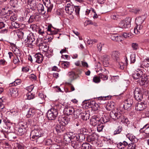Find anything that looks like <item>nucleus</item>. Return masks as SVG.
Returning a JSON list of instances; mask_svg holds the SVG:
<instances>
[{"label":"nucleus","instance_id":"obj_52","mask_svg":"<svg viewBox=\"0 0 149 149\" xmlns=\"http://www.w3.org/2000/svg\"><path fill=\"white\" fill-rule=\"evenodd\" d=\"M60 146L56 144H54L52 146L50 147L49 149H60Z\"/></svg>","mask_w":149,"mask_h":149},{"label":"nucleus","instance_id":"obj_50","mask_svg":"<svg viewBox=\"0 0 149 149\" xmlns=\"http://www.w3.org/2000/svg\"><path fill=\"white\" fill-rule=\"evenodd\" d=\"M127 149H135V145L134 144L131 143L127 145Z\"/></svg>","mask_w":149,"mask_h":149},{"label":"nucleus","instance_id":"obj_7","mask_svg":"<svg viewBox=\"0 0 149 149\" xmlns=\"http://www.w3.org/2000/svg\"><path fill=\"white\" fill-rule=\"evenodd\" d=\"M35 39L34 36L33 35L31 36L29 35L28 36L27 38L24 40V42L26 46L31 47L33 44V42L34 41Z\"/></svg>","mask_w":149,"mask_h":149},{"label":"nucleus","instance_id":"obj_14","mask_svg":"<svg viewBox=\"0 0 149 149\" xmlns=\"http://www.w3.org/2000/svg\"><path fill=\"white\" fill-rule=\"evenodd\" d=\"M74 141H76L77 142H78L79 144H81L80 142H82L83 141H84L85 139V135L84 134H83L81 133L77 135H74Z\"/></svg>","mask_w":149,"mask_h":149},{"label":"nucleus","instance_id":"obj_15","mask_svg":"<svg viewBox=\"0 0 149 149\" xmlns=\"http://www.w3.org/2000/svg\"><path fill=\"white\" fill-rule=\"evenodd\" d=\"M44 4L47 8V12H50L52 9L53 5L51 3L50 0H42Z\"/></svg>","mask_w":149,"mask_h":149},{"label":"nucleus","instance_id":"obj_18","mask_svg":"<svg viewBox=\"0 0 149 149\" xmlns=\"http://www.w3.org/2000/svg\"><path fill=\"white\" fill-rule=\"evenodd\" d=\"M34 60L36 63H40L43 60V55L40 53L37 54L34 56Z\"/></svg>","mask_w":149,"mask_h":149},{"label":"nucleus","instance_id":"obj_10","mask_svg":"<svg viewBox=\"0 0 149 149\" xmlns=\"http://www.w3.org/2000/svg\"><path fill=\"white\" fill-rule=\"evenodd\" d=\"M101 122L100 117L97 116H93L91 119V123L93 126H96Z\"/></svg>","mask_w":149,"mask_h":149},{"label":"nucleus","instance_id":"obj_36","mask_svg":"<svg viewBox=\"0 0 149 149\" xmlns=\"http://www.w3.org/2000/svg\"><path fill=\"white\" fill-rule=\"evenodd\" d=\"M149 128V124H147L146 125H145L143 127L141 128L140 130V132L141 133H143V132H145V133L146 134H148L149 135V133H147L145 132V130L146 129L148 128Z\"/></svg>","mask_w":149,"mask_h":149},{"label":"nucleus","instance_id":"obj_24","mask_svg":"<svg viewBox=\"0 0 149 149\" xmlns=\"http://www.w3.org/2000/svg\"><path fill=\"white\" fill-rule=\"evenodd\" d=\"M120 54L118 51H114L111 54V56L112 58L115 61H118L119 60V56Z\"/></svg>","mask_w":149,"mask_h":149},{"label":"nucleus","instance_id":"obj_60","mask_svg":"<svg viewBox=\"0 0 149 149\" xmlns=\"http://www.w3.org/2000/svg\"><path fill=\"white\" fill-rule=\"evenodd\" d=\"M92 11L94 13V15L93 16V18L94 19H96L98 17V16L96 14L95 10L94 9H92Z\"/></svg>","mask_w":149,"mask_h":149},{"label":"nucleus","instance_id":"obj_62","mask_svg":"<svg viewBox=\"0 0 149 149\" xmlns=\"http://www.w3.org/2000/svg\"><path fill=\"white\" fill-rule=\"evenodd\" d=\"M138 45L136 43H133L132 44V47L134 49H136L138 47Z\"/></svg>","mask_w":149,"mask_h":149},{"label":"nucleus","instance_id":"obj_2","mask_svg":"<svg viewBox=\"0 0 149 149\" xmlns=\"http://www.w3.org/2000/svg\"><path fill=\"white\" fill-rule=\"evenodd\" d=\"M121 112L120 110L117 109L116 110L111 111L109 116L111 118L115 120L118 119L120 121L123 123H127L128 122L127 118L123 116L121 114Z\"/></svg>","mask_w":149,"mask_h":149},{"label":"nucleus","instance_id":"obj_58","mask_svg":"<svg viewBox=\"0 0 149 149\" xmlns=\"http://www.w3.org/2000/svg\"><path fill=\"white\" fill-rule=\"evenodd\" d=\"M12 25L15 28H18L19 27V24L15 22H13Z\"/></svg>","mask_w":149,"mask_h":149},{"label":"nucleus","instance_id":"obj_16","mask_svg":"<svg viewBox=\"0 0 149 149\" xmlns=\"http://www.w3.org/2000/svg\"><path fill=\"white\" fill-rule=\"evenodd\" d=\"M144 32L143 26L141 25H136L134 28V32L136 34H142Z\"/></svg>","mask_w":149,"mask_h":149},{"label":"nucleus","instance_id":"obj_47","mask_svg":"<svg viewBox=\"0 0 149 149\" xmlns=\"http://www.w3.org/2000/svg\"><path fill=\"white\" fill-rule=\"evenodd\" d=\"M130 61L132 63H134L136 61L135 55L134 54H132L130 56Z\"/></svg>","mask_w":149,"mask_h":149},{"label":"nucleus","instance_id":"obj_53","mask_svg":"<svg viewBox=\"0 0 149 149\" xmlns=\"http://www.w3.org/2000/svg\"><path fill=\"white\" fill-rule=\"evenodd\" d=\"M87 139L89 141H93L95 140V138L93 135H91L88 137Z\"/></svg>","mask_w":149,"mask_h":149},{"label":"nucleus","instance_id":"obj_59","mask_svg":"<svg viewBox=\"0 0 149 149\" xmlns=\"http://www.w3.org/2000/svg\"><path fill=\"white\" fill-rule=\"evenodd\" d=\"M39 96L40 99L42 101H45V98L46 97V96L44 95L42 93H40Z\"/></svg>","mask_w":149,"mask_h":149},{"label":"nucleus","instance_id":"obj_31","mask_svg":"<svg viewBox=\"0 0 149 149\" xmlns=\"http://www.w3.org/2000/svg\"><path fill=\"white\" fill-rule=\"evenodd\" d=\"M128 143L125 141H124L122 143L120 142L117 144V147L118 148L123 149L127 146Z\"/></svg>","mask_w":149,"mask_h":149},{"label":"nucleus","instance_id":"obj_39","mask_svg":"<svg viewBox=\"0 0 149 149\" xmlns=\"http://www.w3.org/2000/svg\"><path fill=\"white\" fill-rule=\"evenodd\" d=\"M122 127L121 126H118L116 130L114 131L113 134L115 135L119 134L122 130Z\"/></svg>","mask_w":149,"mask_h":149},{"label":"nucleus","instance_id":"obj_9","mask_svg":"<svg viewBox=\"0 0 149 149\" xmlns=\"http://www.w3.org/2000/svg\"><path fill=\"white\" fill-rule=\"evenodd\" d=\"M134 97L137 100H141L142 99V95L140 88H136L134 90Z\"/></svg>","mask_w":149,"mask_h":149},{"label":"nucleus","instance_id":"obj_30","mask_svg":"<svg viewBox=\"0 0 149 149\" xmlns=\"http://www.w3.org/2000/svg\"><path fill=\"white\" fill-rule=\"evenodd\" d=\"M36 112L35 109L33 108H30L27 112L26 116L28 118H29L33 116Z\"/></svg>","mask_w":149,"mask_h":149},{"label":"nucleus","instance_id":"obj_45","mask_svg":"<svg viewBox=\"0 0 149 149\" xmlns=\"http://www.w3.org/2000/svg\"><path fill=\"white\" fill-rule=\"evenodd\" d=\"M52 143V141L51 139H47L44 141V143L45 145L49 146Z\"/></svg>","mask_w":149,"mask_h":149},{"label":"nucleus","instance_id":"obj_17","mask_svg":"<svg viewBox=\"0 0 149 149\" xmlns=\"http://www.w3.org/2000/svg\"><path fill=\"white\" fill-rule=\"evenodd\" d=\"M55 129L58 134L59 135H62L63 133L65 131V128L64 126L58 125L55 127Z\"/></svg>","mask_w":149,"mask_h":149},{"label":"nucleus","instance_id":"obj_61","mask_svg":"<svg viewBox=\"0 0 149 149\" xmlns=\"http://www.w3.org/2000/svg\"><path fill=\"white\" fill-rule=\"evenodd\" d=\"M10 19L12 21L16 20L17 19V17L15 14H13V15L11 16Z\"/></svg>","mask_w":149,"mask_h":149},{"label":"nucleus","instance_id":"obj_19","mask_svg":"<svg viewBox=\"0 0 149 149\" xmlns=\"http://www.w3.org/2000/svg\"><path fill=\"white\" fill-rule=\"evenodd\" d=\"M147 107V105L143 102L138 103L136 105L135 109L137 111H141L145 109Z\"/></svg>","mask_w":149,"mask_h":149},{"label":"nucleus","instance_id":"obj_54","mask_svg":"<svg viewBox=\"0 0 149 149\" xmlns=\"http://www.w3.org/2000/svg\"><path fill=\"white\" fill-rule=\"evenodd\" d=\"M123 36L125 38H130L132 37V35L131 33H124L123 34Z\"/></svg>","mask_w":149,"mask_h":149},{"label":"nucleus","instance_id":"obj_1","mask_svg":"<svg viewBox=\"0 0 149 149\" xmlns=\"http://www.w3.org/2000/svg\"><path fill=\"white\" fill-rule=\"evenodd\" d=\"M42 134V131L39 127H36L31 132L30 138L32 141L39 143L43 140L41 137Z\"/></svg>","mask_w":149,"mask_h":149},{"label":"nucleus","instance_id":"obj_48","mask_svg":"<svg viewBox=\"0 0 149 149\" xmlns=\"http://www.w3.org/2000/svg\"><path fill=\"white\" fill-rule=\"evenodd\" d=\"M21 62L20 58L19 57L16 56L13 59V62L15 64H18Z\"/></svg>","mask_w":149,"mask_h":149},{"label":"nucleus","instance_id":"obj_40","mask_svg":"<svg viewBox=\"0 0 149 149\" xmlns=\"http://www.w3.org/2000/svg\"><path fill=\"white\" fill-rule=\"evenodd\" d=\"M62 67L64 68H68L70 65V63L68 61H63L61 63Z\"/></svg>","mask_w":149,"mask_h":149},{"label":"nucleus","instance_id":"obj_23","mask_svg":"<svg viewBox=\"0 0 149 149\" xmlns=\"http://www.w3.org/2000/svg\"><path fill=\"white\" fill-rule=\"evenodd\" d=\"M69 121L70 120L69 118L67 117H65L61 118L60 123L61 125L64 126L68 124Z\"/></svg>","mask_w":149,"mask_h":149},{"label":"nucleus","instance_id":"obj_27","mask_svg":"<svg viewBox=\"0 0 149 149\" xmlns=\"http://www.w3.org/2000/svg\"><path fill=\"white\" fill-rule=\"evenodd\" d=\"M144 18L143 16L137 17L136 19L135 22L136 25H141L143 22Z\"/></svg>","mask_w":149,"mask_h":149},{"label":"nucleus","instance_id":"obj_32","mask_svg":"<svg viewBox=\"0 0 149 149\" xmlns=\"http://www.w3.org/2000/svg\"><path fill=\"white\" fill-rule=\"evenodd\" d=\"M127 137L131 142L134 143L137 141V139L135 136L132 134H127Z\"/></svg>","mask_w":149,"mask_h":149},{"label":"nucleus","instance_id":"obj_20","mask_svg":"<svg viewBox=\"0 0 149 149\" xmlns=\"http://www.w3.org/2000/svg\"><path fill=\"white\" fill-rule=\"evenodd\" d=\"M14 53L17 56L20 58L21 63H23V55L22 54V52L18 48H16L14 50Z\"/></svg>","mask_w":149,"mask_h":149},{"label":"nucleus","instance_id":"obj_5","mask_svg":"<svg viewBox=\"0 0 149 149\" xmlns=\"http://www.w3.org/2000/svg\"><path fill=\"white\" fill-rule=\"evenodd\" d=\"M131 19V17L126 18L125 19L122 20L119 23V26L122 28H126L130 27Z\"/></svg>","mask_w":149,"mask_h":149},{"label":"nucleus","instance_id":"obj_26","mask_svg":"<svg viewBox=\"0 0 149 149\" xmlns=\"http://www.w3.org/2000/svg\"><path fill=\"white\" fill-rule=\"evenodd\" d=\"M109 60V57L108 56L105 55L102 56L103 64L105 67H107L108 65Z\"/></svg>","mask_w":149,"mask_h":149},{"label":"nucleus","instance_id":"obj_8","mask_svg":"<svg viewBox=\"0 0 149 149\" xmlns=\"http://www.w3.org/2000/svg\"><path fill=\"white\" fill-rule=\"evenodd\" d=\"M75 6L72 3H67L65 4V10L66 13L68 14L71 15L74 12Z\"/></svg>","mask_w":149,"mask_h":149},{"label":"nucleus","instance_id":"obj_64","mask_svg":"<svg viewBox=\"0 0 149 149\" xmlns=\"http://www.w3.org/2000/svg\"><path fill=\"white\" fill-rule=\"evenodd\" d=\"M17 35L19 37L21 38L23 37L24 33L23 32L19 31L18 32Z\"/></svg>","mask_w":149,"mask_h":149},{"label":"nucleus","instance_id":"obj_6","mask_svg":"<svg viewBox=\"0 0 149 149\" xmlns=\"http://www.w3.org/2000/svg\"><path fill=\"white\" fill-rule=\"evenodd\" d=\"M138 71H136L134 73H133L132 75V77L136 81H142L143 79V72L140 69Z\"/></svg>","mask_w":149,"mask_h":149},{"label":"nucleus","instance_id":"obj_25","mask_svg":"<svg viewBox=\"0 0 149 149\" xmlns=\"http://www.w3.org/2000/svg\"><path fill=\"white\" fill-rule=\"evenodd\" d=\"M1 12L2 13V14L3 15L7 14L8 15H9V16H10V15H12L13 14H14L12 11L9 10L8 9V8L6 7L2 8Z\"/></svg>","mask_w":149,"mask_h":149},{"label":"nucleus","instance_id":"obj_42","mask_svg":"<svg viewBox=\"0 0 149 149\" xmlns=\"http://www.w3.org/2000/svg\"><path fill=\"white\" fill-rule=\"evenodd\" d=\"M99 76L100 79H101L104 81L108 79V76L107 75L102 73L100 74Z\"/></svg>","mask_w":149,"mask_h":149},{"label":"nucleus","instance_id":"obj_49","mask_svg":"<svg viewBox=\"0 0 149 149\" xmlns=\"http://www.w3.org/2000/svg\"><path fill=\"white\" fill-rule=\"evenodd\" d=\"M81 110L80 109H77L76 111L74 110V114L75 116L76 115L77 116H80L81 113Z\"/></svg>","mask_w":149,"mask_h":149},{"label":"nucleus","instance_id":"obj_38","mask_svg":"<svg viewBox=\"0 0 149 149\" xmlns=\"http://www.w3.org/2000/svg\"><path fill=\"white\" fill-rule=\"evenodd\" d=\"M114 108V104L113 103L108 104L106 107V109L109 111L112 110Z\"/></svg>","mask_w":149,"mask_h":149},{"label":"nucleus","instance_id":"obj_13","mask_svg":"<svg viewBox=\"0 0 149 149\" xmlns=\"http://www.w3.org/2000/svg\"><path fill=\"white\" fill-rule=\"evenodd\" d=\"M63 112L67 115H71L74 114V109L72 107L66 106L65 107L64 109Z\"/></svg>","mask_w":149,"mask_h":149},{"label":"nucleus","instance_id":"obj_21","mask_svg":"<svg viewBox=\"0 0 149 149\" xmlns=\"http://www.w3.org/2000/svg\"><path fill=\"white\" fill-rule=\"evenodd\" d=\"M9 93L12 96L16 97L18 95V91L16 88H12L10 89Z\"/></svg>","mask_w":149,"mask_h":149},{"label":"nucleus","instance_id":"obj_55","mask_svg":"<svg viewBox=\"0 0 149 149\" xmlns=\"http://www.w3.org/2000/svg\"><path fill=\"white\" fill-rule=\"evenodd\" d=\"M34 88V86L33 85H31L29 86H28L26 88V89L29 92H31V91H32V90Z\"/></svg>","mask_w":149,"mask_h":149},{"label":"nucleus","instance_id":"obj_51","mask_svg":"<svg viewBox=\"0 0 149 149\" xmlns=\"http://www.w3.org/2000/svg\"><path fill=\"white\" fill-rule=\"evenodd\" d=\"M58 31V29H53L50 33H48V34L49 35H53L56 34Z\"/></svg>","mask_w":149,"mask_h":149},{"label":"nucleus","instance_id":"obj_28","mask_svg":"<svg viewBox=\"0 0 149 149\" xmlns=\"http://www.w3.org/2000/svg\"><path fill=\"white\" fill-rule=\"evenodd\" d=\"M80 116L81 118L83 120H86L89 119L90 114L86 112L83 113H81Z\"/></svg>","mask_w":149,"mask_h":149},{"label":"nucleus","instance_id":"obj_33","mask_svg":"<svg viewBox=\"0 0 149 149\" xmlns=\"http://www.w3.org/2000/svg\"><path fill=\"white\" fill-rule=\"evenodd\" d=\"M5 24L2 22H1V33L3 34H5L8 32V29H2L3 27L5 26Z\"/></svg>","mask_w":149,"mask_h":149},{"label":"nucleus","instance_id":"obj_4","mask_svg":"<svg viewBox=\"0 0 149 149\" xmlns=\"http://www.w3.org/2000/svg\"><path fill=\"white\" fill-rule=\"evenodd\" d=\"M58 114V112L56 109L52 108L48 111L47 117L49 120H54L56 118Z\"/></svg>","mask_w":149,"mask_h":149},{"label":"nucleus","instance_id":"obj_44","mask_svg":"<svg viewBox=\"0 0 149 149\" xmlns=\"http://www.w3.org/2000/svg\"><path fill=\"white\" fill-rule=\"evenodd\" d=\"M97 125V131L99 132H101L103 128L104 127L103 125L100 123Z\"/></svg>","mask_w":149,"mask_h":149},{"label":"nucleus","instance_id":"obj_22","mask_svg":"<svg viewBox=\"0 0 149 149\" xmlns=\"http://www.w3.org/2000/svg\"><path fill=\"white\" fill-rule=\"evenodd\" d=\"M37 9L39 13L42 15H44L45 13V11L44 10V7L42 4H39L38 5Z\"/></svg>","mask_w":149,"mask_h":149},{"label":"nucleus","instance_id":"obj_3","mask_svg":"<svg viewBox=\"0 0 149 149\" xmlns=\"http://www.w3.org/2000/svg\"><path fill=\"white\" fill-rule=\"evenodd\" d=\"M64 139L67 142H72V146L75 149H78L81 147V145L78 142L74 141V135L70 136L65 134L64 136Z\"/></svg>","mask_w":149,"mask_h":149},{"label":"nucleus","instance_id":"obj_12","mask_svg":"<svg viewBox=\"0 0 149 149\" xmlns=\"http://www.w3.org/2000/svg\"><path fill=\"white\" fill-rule=\"evenodd\" d=\"M124 104L123 107L125 110H128L132 106L133 103V100L132 99L128 98L124 101Z\"/></svg>","mask_w":149,"mask_h":149},{"label":"nucleus","instance_id":"obj_34","mask_svg":"<svg viewBox=\"0 0 149 149\" xmlns=\"http://www.w3.org/2000/svg\"><path fill=\"white\" fill-rule=\"evenodd\" d=\"M91 146L88 143H85L82 145L81 149H91Z\"/></svg>","mask_w":149,"mask_h":149},{"label":"nucleus","instance_id":"obj_46","mask_svg":"<svg viewBox=\"0 0 149 149\" xmlns=\"http://www.w3.org/2000/svg\"><path fill=\"white\" fill-rule=\"evenodd\" d=\"M93 81L95 83H98L100 82L101 80L99 76H95L93 77Z\"/></svg>","mask_w":149,"mask_h":149},{"label":"nucleus","instance_id":"obj_35","mask_svg":"<svg viewBox=\"0 0 149 149\" xmlns=\"http://www.w3.org/2000/svg\"><path fill=\"white\" fill-rule=\"evenodd\" d=\"M25 132V129H23L21 127H19L17 130V134L19 136H22L23 135Z\"/></svg>","mask_w":149,"mask_h":149},{"label":"nucleus","instance_id":"obj_43","mask_svg":"<svg viewBox=\"0 0 149 149\" xmlns=\"http://www.w3.org/2000/svg\"><path fill=\"white\" fill-rule=\"evenodd\" d=\"M26 96L27 99L29 100L33 99L35 97V95L31 92H29L27 94Z\"/></svg>","mask_w":149,"mask_h":149},{"label":"nucleus","instance_id":"obj_57","mask_svg":"<svg viewBox=\"0 0 149 149\" xmlns=\"http://www.w3.org/2000/svg\"><path fill=\"white\" fill-rule=\"evenodd\" d=\"M30 68L29 67H23L22 69V71L25 72H28Z\"/></svg>","mask_w":149,"mask_h":149},{"label":"nucleus","instance_id":"obj_41","mask_svg":"<svg viewBox=\"0 0 149 149\" xmlns=\"http://www.w3.org/2000/svg\"><path fill=\"white\" fill-rule=\"evenodd\" d=\"M7 98L5 97H3L1 98V104L2 106H4L7 102Z\"/></svg>","mask_w":149,"mask_h":149},{"label":"nucleus","instance_id":"obj_56","mask_svg":"<svg viewBox=\"0 0 149 149\" xmlns=\"http://www.w3.org/2000/svg\"><path fill=\"white\" fill-rule=\"evenodd\" d=\"M74 10L76 15H78L79 14L80 11V8L78 6L75 7Z\"/></svg>","mask_w":149,"mask_h":149},{"label":"nucleus","instance_id":"obj_63","mask_svg":"<svg viewBox=\"0 0 149 149\" xmlns=\"http://www.w3.org/2000/svg\"><path fill=\"white\" fill-rule=\"evenodd\" d=\"M140 11V10L137 8H134L132 9V12L134 13L135 14L139 13Z\"/></svg>","mask_w":149,"mask_h":149},{"label":"nucleus","instance_id":"obj_29","mask_svg":"<svg viewBox=\"0 0 149 149\" xmlns=\"http://www.w3.org/2000/svg\"><path fill=\"white\" fill-rule=\"evenodd\" d=\"M68 76L70 81H72L77 78V75L73 71L69 72L68 73Z\"/></svg>","mask_w":149,"mask_h":149},{"label":"nucleus","instance_id":"obj_37","mask_svg":"<svg viewBox=\"0 0 149 149\" xmlns=\"http://www.w3.org/2000/svg\"><path fill=\"white\" fill-rule=\"evenodd\" d=\"M30 6L31 7V8L32 10H35L36 6V1H31L30 3Z\"/></svg>","mask_w":149,"mask_h":149},{"label":"nucleus","instance_id":"obj_11","mask_svg":"<svg viewBox=\"0 0 149 149\" xmlns=\"http://www.w3.org/2000/svg\"><path fill=\"white\" fill-rule=\"evenodd\" d=\"M4 108V106H2L1 104V117L3 118V122L6 124V123L7 122V121L6 120L7 119V111L6 109H5Z\"/></svg>","mask_w":149,"mask_h":149}]
</instances>
